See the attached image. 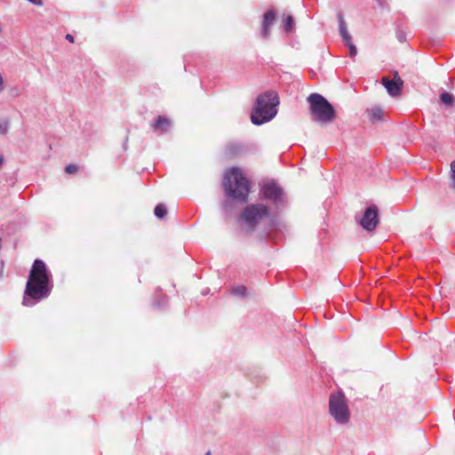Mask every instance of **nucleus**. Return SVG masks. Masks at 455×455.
I'll return each mask as SVG.
<instances>
[{"instance_id": "nucleus-19", "label": "nucleus", "mask_w": 455, "mask_h": 455, "mask_svg": "<svg viewBox=\"0 0 455 455\" xmlns=\"http://www.w3.org/2000/svg\"><path fill=\"white\" fill-rule=\"evenodd\" d=\"M451 187L453 189H455V160L452 161L451 164Z\"/></svg>"}, {"instance_id": "nucleus-22", "label": "nucleus", "mask_w": 455, "mask_h": 455, "mask_svg": "<svg viewBox=\"0 0 455 455\" xmlns=\"http://www.w3.org/2000/svg\"><path fill=\"white\" fill-rule=\"evenodd\" d=\"M236 147L235 145H228L227 147V153L229 156H234L235 154Z\"/></svg>"}, {"instance_id": "nucleus-6", "label": "nucleus", "mask_w": 455, "mask_h": 455, "mask_svg": "<svg viewBox=\"0 0 455 455\" xmlns=\"http://www.w3.org/2000/svg\"><path fill=\"white\" fill-rule=\"evenodd\" d=\"M270 217L268 208L261 204L248 205L241 215L240 221L246 226L247 232L254 230L260 223Z\"/></svg>"}, {"instance_id": "nucleus-9", "label": "nucleus", "mask_w": 455, "mask_h": 455, "mask_svg": "<svg viewBox=\"0 0 455 455\" xmlns=\"http://www.w3.org/2000/svg\"><path fill=\"white\" fill-rule=\"evenodd\" d=\"M381 81L390 96L395 97L400 95L403 81L397 72H395L393 80L383 77Z\"/></svg>"}, {"instance_id": "nucleus-17", "label": "nucleus", "mask_w": 455, "mask_h": 455, "mask_svg": "<svg viewBox=\"0 0 455 455\" xmlns=\"http://www.w3.org/2000/svg\"><path fill=\"white\" fill-rule=\"evenodd\" d=\"M294 26L293 18L288 15L283 20V29L285 32H291Z\"/></svg>"}, {"instance_id": "nucleus-11", "label": "nucleus", "mask_w": 455, "mask_h": 455, "mask_svg": "<svg viewBox=\"0 0 455 455\" xmlns=\"http://www.w3.org/2000/svg\"><path fill=\"white\" fill-rule=\"evenodd\" d=\"M154 132L164 133L169 131L172 125V122L169 118L158 116L156 121L151 124Z\"/></svg>"}, {"instance_id": "nucleus-4", "label": "nucleus", "mask_w": 455, "mask_h": 455, "mask_svg": "<svg viewBox=\"0 0 455 455\" xmlns=\"http://www.w3.org/2000/svg\"><path fill=\"white\" fill-rule=\"evenodd\" d=\"M307 101L310 104V115L314 121L329 124L336 118L333 107L321 94H310L307 98Z\"/></svg>"}, {"instance_id": "nucleus-21", "label": "nucleus", "mask_w": 455, "mask_h": 455, "mask_svg": "<svg viewBox=\"0 0 455 455\" xmlns=\"http://www.w3.org/2000/svg\"><path fill=\"white\" fill-rule=\"evenodd\" d=\"M77 170H78V166L76 164H68L65 168L66 172L68 174L76 173L77 172Z\"/></svg>"}, {"instance_id": "nucleus-5", "label": "nucleus", "mask_w": 455, "mask_h": 455, "mask_svg": "<svg viewBox=\"0 0 455 455\" xmlns=\"http://www.w3.org/2000/svg\"><path fill=\"white\" fill-rule=\"evenodd\" d=\"M329 412L339 425H347L350 421L351 412L348 402L341 392H334L329 397Z\"/></svg>"}, {"instance_id": "nucleus-14", "label": "nucleus", "mask_w": 455, "mask_h": 455, "mask_svg": "<svg viewBox=\"0 0 455 455\" xmlns=\"http://www.w3.org/2000/svg\"><path fill=\"white\" fill-rule=\"evenodd\" d=\"M441 101L446 106H452L454 103V97L449 92H443L440 96Z\"/></svg>"}, {"instance_id": "nucleus-23", "label": "nucleus", "mask_w": 455, "mask_h": 455, "mask_svg": "<svg viewBox=\"0 0 455 455\" xmlns=\"http://www.w3.org/2000/svg\"><path fill=\"white\" fill-rule=\"evenodd\" d=\"M66 39L70 43H74V36L70 34L66 35Z\"/></svg>"}, {"instance_id": "nucleus-7", "label": "nucleus", "mask_w": 455, "mask_h": 455, "mask_svg": "<svg viewBox=\"0 0 455 455\" xmlns=\"http://www.w3.org/2000/svg\"><path fill=\"white\" fill-rule=\"evenodd\" d=\"M264 198L272 202L275 206L283 205L285 202V194L283 188L275 181L266 182L260 189Z\"/></svg>"}, {"instance_id": "nucleus-16", "label": "nucleus", "mask_w": 455, "mask_h": 455, "mask_svg": "<svg viewBox=\"0 0 455 455\" xmlns=\"http://www.w3.org/2000/svg\"><path fill=\"white\" fill-rule=\"evenodd\" d=\"M167 214V209L164 204H159L155 208V215L157 218L163 219Z\"/></svg>"}, {"instance_id": "nucleus-25", "label": "nucleus", "mask_w": 455, "mask_h": 455, "mask_svg": "<svg viewBox=\"0 0 455 455\" xmlns=\"http://www.w3.org/2000/svg\"><path fill=\"white\" fill-rule=\"evenodd\" d=\"M205 455H211V451H208L205 453Z\"/></svg>"}, {"instance_id": "nucleus-10", "label": "nucleus", "mask_w": 455, "mask_h": 455, "mask_svg": "<svg viewBox=\"0 0 455 455\" xmlns=\"http://www.w3.org/2000/svg\"><path fill=\"white\" fill-rule=\"evenodd\" d=\"M275 20V12L268 10L263 15L261 36L267 39L270 35V29Z\"/></svg>"}, {"instance_id": "nucleus-18", "label": "nucleus", "mask_w": 455, "mask_h": 455, "mask_svg": "<svg viewBox=\"0 0 455 455\" xmlns=\"http://www.w3.org/2000/svg\"><path fill=\"white\" fill-rule=\"evenodd\" d=\"M345 44L347 45V47H348L349 56L351 58H354L357 52L355 45L353 44L352 40L350 41V44L348 43V44Z\"/></svg>"}, {"instance_id": "nucleus-15", "label": "nucleus", "mask_w": 455, "mask_h": 455, "mask_svg": "<svg viewBox=\"0 0 455 455\" xmlns=\"http://www.w3.org/2000/svg\"><path fill=\"white\" fill-rule=\"evenodd\" d=\"M232 294L238 297H245L247 295V289L243 285H237L232 288Z\"/></svg>"}, {"instance_id": "nucleus-24", "label": "nucleus", "mask_w": 455, "mask_h": 455, "mask_svg": "<svg viewBox=\"0 0 455 455\" xmlns=\"http://www.w3.org/2000/svg\"><path fill=\"white\" fill-rule=\"evenodd\" d=\"M4 164V156L0 154V167Z\"/></svg>"}, {"instance_id": "nucleus-20", "label": "nucleus", "mask_w": 455, "mask_h": 455, "mask_svg": "<svg viewBox=\"0 0 455 455\" xmlns=\"http://www.w3.org/2000/svg\"><path fill=\"white\" fill-rule=\"evenodd\" d=\"M9 123L5 120L0 121V133L5 134L8 132Z\"/></svg>"}, {"instance_id": "nucleus-1", "label": "nucleus", "mask_w": 455, "mask_h": 455, "mask_svg": "<svg viewBox=\"0 0 455 455\" xmlns=\"http://www.w3.org/2000/svg\"><path fill=\"white\" fill-rule=\"evenodd\" d=\"M52 290V275L48 271L45 263L41 259H36L29 271L26 283L22 305L33 307L41 300L48 298Z\"/></svg>"}, {"instance_id": "nucleus-2", "label": "nucleus", "mask_w": 455, "mask_h": 455, "mask_svg": "<svg viewBox=\"0 0 455 455\" xmlns=\"http://www.w3.org/2000/svg\"><path fill=\"white\" fill-rule=\"evenodd\" d=\"M278 104L276 92L271 91L259 94L251 114V123L260 125L273 119L277 113L276 106Z\"/></svg>"}, {"instance_id": "nucleus-12", "label": "nucleus", "mask_w": 455, "mask_h": 455, "mask_svg": "<svg viewBox=\"0 0 455 455\" xmlns=\"http://www.w3.org/2000/svg\"><path fill=\"white\" fill-rule=\"evenodd\" d=\"M339 33H340V36L344 41L345 44H350V41L352 40V37L351 36L348 34V31L347 29V25L345 23V21L340 19L339 20Z\"/></svg>"}, {"instance_id": "nucleus-3", "label": "nucleus", "mask_w": 455, "mask_h": 455, "mask_svg": "<svg viewBox=\"0 0 455 455\" xmlns=\"http://www.w3.org/2000/svg\"><path fill=\"white\" fill-rule=\"evenodd\" d=\"M223 186L229 197L243 202L247 200L249 182L238 168H232L225 174Z\"/></svg>"}, {"instance_id": "nucleus-8", "label": "nucleus", "mask_w": 455, "mask_h": 455, "mask_svg": "<svg viewBox=\"0 0 455 455\" xmlns=\"http://www.w3.org/2000/svg\"><path fill=\"white\" fill-rule=\"evenodd\" d=\"M379 223L378 208L375 205L368 207L360 220L361 226L367 231H372Z\"/></svg>"}, {"instance_id": "nucleus-13", "label": "nucleus", "mask_w": 455, "mask_h": 455, "mask_svg": "<svg viewBox=\"0 0 455 455\" xmlns=\"http://www.w3.org/2000/svg\"><path fill=\"white\" fill-rule=\"evenodd\" d=\"M368 113L372 122L381 120L384 114L383 110L379 107L371 108L368 110Z\"/></svg>"}]
</instances>
